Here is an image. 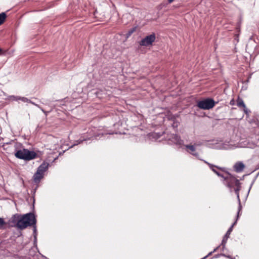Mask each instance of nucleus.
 I'll list each match as a JSON object with an SVG mask.
<instances>
[{"instance_id": "obj_1", "label": "nucleus", "mask_w": 259, "mask_h": 259, "mask_svg": "<svg viewBox=\"0 0 259 259\" xmlns=\"http://www.w3.org/2000/svg\"><path fill=\"white\" fill-rule=\"evenodd\" d=\"M223 183L229 189L230 192H232L233 191L235 192L239 203L238 211V214H239L242 208L239 197V191L241 188V183L235 177L227 172H225V176H224Z\"/></svg>"}, {"instance_id": "obj_2", "label": "nucleus", "mask_w": 259, "mask_h": 259, "mask_svg": "<svg viewBox=\"0 0 259 259\" xmlns=\"http://www.w3.org/2000/svg\"><path fill=\"white\" fill-rule=\"evenodd\" d=\"M14 147L15 156L18 159L29 161L37 157V154L36 152L23 148L22 145L20 143H16Z\"/></svg>"}, {"instance_id": "obj_3", "label": "nucleus", "mask_w": 259, "mask_h": 259, "mask_svg": "<svg viewBox=\"0 0 259 259\" xmlns=\"http://www.w3.org/2000/svg\"><path fill=\"white\" fill-rule=\"evenodd\" d=\"M36 222V220L33 213H26L23 215H21L17 224L16 228L20 230H23L28 226L35 225Z\"/></svg>"}, {"instance_id": "obj_4", "label": "nucleus", "mask_w": 259, "mask_h": 259, "mask_svg": "<svg viewBox=\"0 0 259 259\" xmlns=\"http://www.w3.org/2000/svg\"><path fill=\"white\" fill-rule=\"evenodd\" d=\"M49 164L44 162L37 168L36 172L33 177V181L36 183L40 182L41 179L44 177V173L48 168Z\"/></svg>"}, {"instance_id": "obj_5", "label": "nucleus", "mask_w": 259, "mask_h": 259, "mask_svg": "<svg viewBox=\"0 0 259 259\" xmlns=\"http://www.w3.org/2000/svg\"><path fill=\"white\" fill-rule=\"evenodd\" d=\"M215 105V102L212 98H206L197 102V106L201 109L209 110Z\"/></svg>"}, {"instance_id": "obj_6", "label": "nucleus", "mask_w": 259, "mask_h": 259, "mask_svg": "<svg viewBox=\"0 0 259 259\" xmlns=\"http://www.w3.org/2000/svg\"><path fill=\"white\" fill-rule=\"evenodd\" d=\"M166 139L168 143L170 144H174L178 145H182L183 144V141L177 134H167Z\"/></svg>"}, {"instance_id": "obj_7", "label": "nucleus", "mask_w": 259, "mask_h": 259, "mask_svg": "<svg viewBox=\"0 0 259 259\" xmlns=\"http://www.w3.org/2000/svg\"><path fill=\"white\" fill-rule=\"evenodd\" d=\"M156 36L154 33L146 36L140 41V45L141 46H149L151 45L155 41Z\"/></svg>"}, {"instance_id": "obj_8", "label": "nucleus", "mask_w": 259, "mask_h": 259, "mask_svg": "<svg viewBox=\"0 0 259 259\" xmlns=\"http://www.w3.org/2000/svg\"><path fill=\"white\" fill-rule=\"evenodd\" d=\"M239 214L237 213V218H236V221L232 225V226L229 228V229H228V230L227 231V232H226V234L225 235V236H224V237L223 238L222 243H221V245L222 246L223 250H224V248L225 247V245L227 243V240L230 237V235L233 230V228L234 226L237 223V221L239 218Z\"/></svg>"}, {"instance_id": "obj_9", "label": "nucleus", "mask_w": 259, "mask_h": 259, "mask_svg": "<svg viewBox=\"0 0 259 259\" xmlns=\"http://www.w3.org/2000/svg\"><path fill=\"white\" fill-rule=\"evenodd\" d=\"M205 163H206L209 167V168L215 174H217L219 177H220L221 178H222L223 179H224V176H225V174H222L221 172H220L219 171H218L216 168H218V169H222L221 168L216 166V165H213L208 162H207L205 160H203Z\"/></svg>"}, {"instance_id": "obj_10", "label": "nucleus", "mask_w": 259, "mask_h": 259, "mask_svg": "<svg viewBox=\"0 0 259 259\" xmlns=\"http://www.w3.org/2000/svg\"><path fill=\"white\" fill-rule=\"evenodd\" d=\"M196 145H200V144H195L194 145H186L185 146L186 148L187 149V152L190 153L191 154L193 155V156H195L197 158H199V154L197 152L195 151V146Z\"/></svg>"}, {"instance_id": "obj_11", "label": "nucleus", "mask_w": 259, "mask_h": 259, "mask_svg": "<svg viewBox=\"0 0 259 259\" xmlns=\"http://www.w3.org/2000/svg\"><path fill=\"white\" fill-rule=\"evenodd\" d=\"M21 215L18 213L14 214L10 220V224L12 227H17V224L18 223Z\"/></svg>"}, {"instance_id": "obj_12", "label": "nucleus", "mask_w": 259, "mask_h": 259, "mask_svg": "<svg viewBox=\"0 0 259 259\" xmlns=\"http://www.w3.org/2000/svg\"><path fill=\"white\" fill-rule=\"evenodd\" d=\"M245 168V165L241 161L236 162L234 165V168L237 172H240L242 171Z\"/></svg>"}, {"instance_id": "obj_13", "label": "nucleus", "mask_w": 259, "mask_h": 259, "mask_svg": "<svg viewBox=\"0 0 259 259\" xmlns=\"http://www.w3.org/2000/svg\"><path fill=\"white\" fill-rule=\"evenodd\" d=\"M237 105L239 107L245 108V107H246L243 100L239 98H238L237 100Z\"/></svg>"}, {"instance_id": "obj_14", "label": "nucleus", "mask_w": 259, "mask_h": 259, "mask_svg": "<svg viewBox=\"0 0 259 259\" xmlns=\"http://www.w3.org/2000/svg\"><path fill=\"white\" fill-rule=\"evenodd\" d=\"M6 17L7 16L5 13H0V25L5 22Z\"/></svg>"}, {"instance_id": "obj_15", "label": "nucleus", "mask_w": 259, "mask_h": 259, "mask_svg": "<svg viewBox=\"0 0 259 259\" xmlns=\"http://www.w3.org/2000/svg\"><path fill=\"white\" fill-rule=\"evenodd\" d=\"M29 103L34 105V106H36L37 107L39 108L46 115H47L48 112L45 111L41 107L39 106L38 104L34 103L33 102L31 101L30 100V102H29Z\"/></svg>"}, {"instance_id": "obj_16", "label": "nucleus", "mask_w": 259, "mask_h": 259, "mask_svg": "<svg viewBox=\"0 0 259 259\" xmlns=\"http://www.w3.org/2000/svg\"><path fill=\"white\" fill-rule=\"evenodd\" d=\"M21 100L22 102H30V100L27 99V98L26 97H19V100Z\"/></svg>"}, {"instance_id": "obj_17", "label": "nucleus", "mask_w": 259, "mask_h": 259, "mask_svg": "<svg viewBox=\"0 0 259 259\" xmlns=\"http://www.w3.org/2000/svg\"><path fill=\"white\" fill-rule=\"evenodd\" d=\"M6 224L5 222L4 221L3 218H0V229H2L4 228V226Z\"/></svg>"}, {"instance_id": "obj_18", "label": "nucleus", "mask_w": 259, "mask_h": 259, "mask_svg": "<svg viewBox=\"0 0 259 259\" xmlns=\"http://www.w3.org/2000/svg\"><path fill=\"white\" fill-rule=\"evenodd\" d=\"M87 140V139H82V140H79L78 141H77V143L73 144V145H72L71 146V147H72L73 146H75L76 145H78V144H80L81 142H82L83 141H86Z\"/></svg>"}, {"instance_id": "obj_19", "label": "nucleus", "mask_w": 259, "mask_h": 259, "mask_svg": "<svg viewBox=\"0 0 259 259\" xmlns=\"http://www.w3.org/2000/svg\"><path fill=\"white\" fill-rule=\"evenodd\" d=\"M19 96H11L10 97V99H12L13 100L15 101H18L19 100Z\"/></svg>"}, {"instance_id": "obj_20", "label": "nucleus", "mask_w": 259, "mask_h": 259, "mask_svg": "<svg viewBox=\"0 0 259 259\" xmlns=\"http://www.w3.org/2000/svg\"><path fill=\"white\" fill-rule=\"evenodd\" d=\"M135 31V28H133L131 30H130V31H128V32H127L126 35H127V37H129Z\"/></svg>"}, {"instance_id": "obj_21", "label": "nucleus", "mask_w": 259, "mask_h": 259, "mask_svg": "<svg viewBox=\"0 0 259 259\" xmlns=\"http://www.w3.org/2000/svg\"><path fill=\"white\" fill-rule=\"evenodd\" d=\"M179 123L178 122L174 121L172 124V126L174 128H177L178 126Z\"/></svg>"}, {"instance_id": "obj_22", "label": "nucleus", "mask_w": 259, "mask_h": 259, "mask_svg": "<svg viewBox=\"0 0 259 259\" xmlns=\"http://www.w3.org/2000/svg\"><path fill=\"white\" fill-rule=\"evenodd\" d=\"M244 108L243 110H244V113L246 115H249V113L250 112V111L248 109H247L246 107H245V108Z\"/></svg>"}, {"instance_id": "obj_23", "label": "nucleus", "mask_w": 259, "mask_h": 259, "mask_svg": "<svg viewBox=\"0 0 259 259\" xmlns=\"http://www.w3.org/2000/svg\"><path fill=\"white\" fill-rule=\"evenodd\" d=\"M252 42H253L251 40L249 41L248 43L247 44V45L246 46V47L248 48L249 45H251V44H252Z\"/></svg>"}, {"instance_id": "obj_24", "label": "nucleus", "mask_w": 259, "mask_h": 259, "mask_svg": "<svg viewBox=\"0 0 259 259\" xmlns=\"http://www.w3.org/2000/svg\"><path fill=\"white\" fill-rule=\"evenodd\" d=\"M230 104L231 105H234V101L233 100H232L231 101H230Z\"/></svg>"}, {"instance_id": "obj_25", "label": "nucleus", "mask_w": 259, "mask_h": 259, "mask_svg": "<svg viewBox=\"0 0 259 259\" xmlns=\"http://www.w3.org/2000/svg\"><path fill=\"white\" fill-rule=\"evenodd\" d=\"M96 137V135H94V134H92L91 135V138H92V137Z\"/></svg>"}, {"instance_id": "obj_26", "label": "nucleus", "mask_w": 259, "mask_h": 259, "mask_svg": "<svg viewBox=\"0 0 259 259\" xmlns=\"http://www.w3.org/2000/svg\"><path fill=\"white\" fill-rule=\"evenodd\" d=\"M174 0H168V3L170 4Z\"/></svg>"}, {"instance_id": "obj_27", "label": "nucleus", "mask_w": 259, "mask_h": 259, "mask_svg": "<svg viewBox=\"0 0 259 259\" xmlns=\"http://www.w3.org/2000/svg\"><path fill=\"white\" fill-rule=\"evenodd\" d=\"M2 51V50L0 49V53Z\"/></svg>"}]
</instances>
